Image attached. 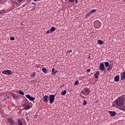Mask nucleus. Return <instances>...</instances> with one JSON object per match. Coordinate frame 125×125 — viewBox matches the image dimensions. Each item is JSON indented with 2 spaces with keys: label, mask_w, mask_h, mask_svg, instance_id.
I'll use <instances>...</instances> for the list:
<instances>
[{
  "label": "nucleus",
  "mask_w": 125,
  "mask_h": 125,
  "mask_svg": "<svg viewBox=\"0 0 125 125\" xmlns=\"http://www.w3.org/2000/svg\"><path fill=\"white\" fill-rule=\"evenodd\" d=\"M125 101V96H122L118 98L116 100H115L112 103V106L113 107H122L124 105V103Z\"/></svg>",
  "instance_id": "f257e3e1"
},
{
  "label": "nucleus",
  "mask_w": 125,
  "mask_h": 125,
  "mask_svg": "<svg viewBox=\"0 0 125 125\" xmlns=\"http://www.w3.org/2000/svg\"><path fill=\"white\" fill-rule=\"evenodd\" d=\"M2 73L7 75L8 76H11L12 75L13 72L12 71H11V70H4V71H2Z\"/></svg>",
  "instance_id": "f03ea898"
},
{
  "label": "nucleus",
  "mask_w": 125,
  "mask_h": 125,
  "mask_svg": "<svg viewBox=\"0 0 125 125\" xmlns=\"http://www.w3.org/2000/svg\"><path fill=\"white\" fill-rule=\"evenodd\" d=\"M55 95H49V103L52 104L53 103V102H54V100H55Z\"/></svg>",
  "instance_id": "7ed1b4c3"
},
{
  "label": "nucleus",
  "mask_w": 125,
  "mask_h": 125,
  "mask_svg": "<svg viewBox=\"0 0 125 125\" xmlns=\"http://www.w3.org/2000/svg\"><path fill=\"white\" fill-rule=\"evenodd\" d=\"M22 106L25 110H28L30 108V105H29L28 103L27 102H24Z\"/></svg>",
  "instance_id": "20e7f679"
},
{
  "label": "nucleus",
  "mask_w": 125,
  "mask_h": 125,
  "mask_svg": "<svg viewBox=\"0 0 125 125\" xmlns=\"http://www.w3.org/2000/svg\"><path fill=\"white\" fill-rule=\"evenodd\" d=\"M94 25L96 28H99L101 26V22L99 21H94Z\"/></svg>",
  "instance_id": "39448f33"
},
{
  "label": "nucleus",
  "mask_w": 125,
  "mask_h": 125,
  "mask_svg": "<svg viewBox=\"0 0 125 125\" xmlns=\"http://www.w3.org/2000/svg\"><path fill=\"white\" fill-rule=\"evenodd\" d=\"M99 70L101 71H104L106 70V68L103 63H100L99 67Z\"/></svg>",
  "instance_id": "423d86ee"
},
{
  "label": "nucleus",
  "mask_w": 125,
  "mask_h": 125,
  "mask_svg": "<svg viewBox=\"0 0 125 125\" xmlns=\"http://www.w3.org/2000/svg\"><path fill=\"white\" fill-rule=\"evenodd\" d=\"M26 98H27L30 101H33L36 100L35 98L31 97L30 95L27 94L25 96Z\"/></svg>",
  "instance_id": "0eeeda50"
},
{
  "label": "nucleus",
  "mask_w": 125,
  "mask_h": 125,
  "mask_svg": "<svg viewBox=\"0 0 125 125\" xmlns=\"http://www.w3.org/2000/svg\"><path fill=\"white\" fill-rule=\"evenodd\" d=\"M49 97L48 96H44L43 97V101H44V103H47L49 101Z\"/></svg>",
  "instance_id": "6e6552de"
},
{
  "label": "nucleus",
  "mask_w": 125,
  "mask_h": 125,
  "mask_svg": "<svg viewBox=\"0 0 125 125\" xmlns=\"http://www.w3.org/2000/svg\"><path fill=\"white\" fill-rule=\"evenodd\" d=\"M7 121H8V123L10 125H13L14 122L12 118H8Z\"/></svg>",
  "instance_id": "1a4fd4ad"
},
{
  "label": "nucleus",
  "mask_w": 125,
  "mask_h": 125,
  "mask_svg": "<svg viewBox=\"0 0 125 125\" xmlns=\"http://www.w3.org/2000/svg\"><path fill=\"white\" fill-rule=\"evenodd\" d=\"M121 80L124 81L125 80V71L121 74Z\"/></svg>",
  "instance_id": "9d476101"
},
{
  "label": "nucleus",
  "mask_w": 125,
  "mask_h": 125,
  "mask_svg": "<svg viewBox=\"0 0 125 125\" xmlns=\"http://www.w3.org/2000/svg\"><path fill=\"white\" fill-rule=\"evenodd\" d=\"M108 113L111 115L112 117H114L116 115V113L115 111H108Z\"/></svg>",
  "instance_id": "9b49d317"
},
{
  "label": "nucleus",
  "mask_w": 125,
  "mask_h": 125,
  "mask_svg": "<svg viewBox=\"0 0 125 125\" xmlns=\"http://www.w3.org/2000/svg\"><path fill=\"white\" fill-rule=\"evenodd\" d=\"M120 79V76H115V77H114V82H119Z\"/></svg>",
  "instance_id": "f8f14e48"
},
{
  "label": "nucleus",
  "mask_w": 125,
  "mask_h": 125,
  "mask_svg": "<svg viewBox=\"0 0 125 125\" xmlns=\"http://www.w3.org/2000/svg\"><path fill=\"white\" fill-rule=\"evenodd\" d=\"M58 70L55 71V68H53L52 69V75H54L58 73Z\"/></svg>",
  "instance_id": "ddd939ff"
},
{
  "label": "nucleus",
  "mask_w": 125,
  "mask_h": 125,
  "mask_svg": "<svg viewBox=\"0 0 125 125\" xmlns=\"http://www.w3.org/2000/svg\"><path fill=\"white\" fill-rule=\"evenodd\" d=\"M42 71L45 74H47L48 73L47 69L46 68H44V67L42 68Z\"/></svg>",
  "instance_id": "4468645a"
},
{
  "label": "nucleus",
  "mask_w": 125,
  "mask_h": 125,
  "mask_svg": "<svg viewBox=\"0 0 125 125\" xmlns=\"http://www.w3.org/2000/svg\"><path fill=\"white\" fill-rule=\"evenodd\" d=\"M17 125H23L21 119L17 120Z\"/></svg>",
  "instance_id": "2eb2a0df"
},
{
  "label": "nucleus",
  "mask_w": 125,
  "mask_h": 125,
  "mask_svg": "<svg viewBox=\"0 0 125 125\" xmlns=\"http://www.w3.org/2000/svg\"><path fill=\"white\" fill-rule=\"evenodd\" d=\"M86 93V94H89L90 93V91H89V89L86 87L84 88V90H83Z\"/></svg>",
  "instance_id": "dca6fc26"
},
{
  "label": "nucleus",
  "mask_w": 125,
  "mask_h": 125,
  "mask_svg": "<svg viewBox=\"0 0 125 125\" xmlns=\"http://www.w3.org/2000/svg\"><path fill=\"white\" fill-rule=\"evenodd\" d=\"M97 43H98V44H99L100 45H102L103 44V41H102L101 40H98Z\"/></svg>",
  "instance_id": "f3484780"
},
{
  "label": "nucleus",
  "mask_w": 125,
  "mask_h": 125,
  "mask_svg": "<svg viewBox=\"0 0 125 125\" xmlns=\"http://www.w3.org/2000/svg\"><path fill=\"white\" fill-rule=\"evenodd\" d=\"M104 65H105V67H108L109 66L110 63H109V62H104Z\"/></svg>",
  "instance_id": "a211bd4d"
},
{
  "label": "nucleus",
  "mask_w": 125,
  "mask_h": 125,
  "mask_svg": "<svg viewBox=\"0 0 125 125\" xmlns=\"http://www.w3.org/2000/svg\"><path fill=\"white\" fill-rule=\"evenodd\" d=\"M99 72H96V73H95L94 77L95 79H98L99 78Z\"/></svg>",
  "instance_id": "6ab92c4d"
},
{
  "label": "nucleus",
  "mask_w": 125,
  "mask_h": 125,
  "mask_svg": "<svg viewBox=\"0 0 125 125\" xmlns=\"http://www.w3.org/2000/svg\"><path fill=\"white\" fill-rule=\"evenodd\" d=\"M50 31L53 33L54 31L56 30V28L54 26H52L50 29Z\"/></svg>",
  "instance_id": "aec40b11"
},
{
  "label": "nucleus",
  "mask_w": 125,
  "mask_h": 125,
  "mask_svg": "<svg viewBox=\"0 0 125 125\" xmlns=\"http://www.w3.org/2000/svg\"><path fill=\"white\" fill-rule=\"evenodd\" d=\"M97 11V9H92L91 10H90L89 11L90 13H91V14H92L93 13H95Z\"/></svg>",
  "instance_id": "412c9836"
},
{
  "label": "nucleus",
  "mask_w": 125,
  "mask_h": 125,
  "mask_svg": "<svg viewBox=\"0 0 125 125\" xmlns=\"http://www.w3.org/2000/svg\"><path fill=\"white\" fill-rule=\"evenodd\" d=\"M16 4H17V2L16 1H14V2H12V7H15Z\"/></svg>",
  "instance_id": "4be33fe9"
},
{
  "label": "nucleus",
  "mask_w": 125,
  "mask_h": 125,
  "mask_svg": "<svg viewBox=\"0 0 125 125\" xmlns=\"http://www.w3.org/2000/svg\"><path fill=\"white\" fill-rule=\"evenodd\" d=\"M67 93L66 90H64L63 92L61 93V95L64 96Z\"/></svg>",
  "instance_id": "5701e85b"
},
{
  "label": "nucleus",
  "mask_w": 125,
  "mask_h": 125,
  "mask_svg": "<svg viewBox=\"0 0 125 125\" xmlns=\"http://www.w3.org/2000/svg\"><path fill=\"white\" fill-rule=\"evenodd\" d=\"M31 77H36V72H33V73L31 74Z\"/></svg>",
  "instance_id": "b1692460"
},
{
  "label": "nucleus",
  "mask_w": 125,
  "mask_h": 125,
  "mask_svg": "<svg viewBox=\"0 0 125 125\" xmlns=\"http://www.w3.org/2000/svg\"><path fill=\"white\" fill-rule=\"evenodd\" d=\"M19 94L21 95H24V93L23 91H22L21 90H20L19 91Z\"/></svg>",
  "instance_id": "393cba45"
},
{
  "label": "nucleus",
  "mask_w": 125,
  "mask_h": 125,
  "mask_svg": "<svg viewBox=\"0 0 125 125\" xmlns=\"http://www.w3.org/2000/svg\"><path fill=\"white\" fill-rule=\"evenodd\" d=\"M12 96L13 98L14 99H16L18 98V97L17 96H16V95L13 94V95H12Z\"/></svg>",
  "instance_id": "a878e982"
},
{
  "label": "nucleus",
  "mask_w": 125,
  "mask_h": 125,
  "mask_svg": "<svg viewBox=\"0 0 125 125\" xmlns=\"http://www.w3.org/2000/svg\"><path fill=\"white\" fill-rule=\"evenodd\" d=\"M52 32L51 31L50 29L47 30L46 32V34H49L50 33H52Z\"/></svg>",
  "instance_id": "bb28decb"
},
{
  "label": "nucleus",
  "mask_w": 125,
  "mask_h": 125,
  "mask_svg": "<svg viewBox=\"0 0 125 125\" xmlns=\"http://www.w3.org/2000/svg\"><path fill=\"white\" fill-rule=\"evenodd\" d=\"M87 104V103L86 101L85 100H84L83 101V104L84 105H85Z\"/></svg>",
  "instance_id": "cd10ccee"
},
{
  "label": "nucleus",
  "mask_w": 125,
  "mask_h": 125,
  "mask_svg": "<svg viewBox=\"0 0 125 125\" xmlns=\"http://www.w3.org/2000/svg\"><path fill=\"white\" fill-rule=\"evenodd\" d=\"M121 109L125 111V105H123V106L121 107Z\"/></svg>",
  "instance_id": "c85d7f7f"
},
{
  "label": "nucleus",
  "mask_w": 125,
  "mask_h": 125,
  "mask_svg": "<svg viewBox=\"0 0 125 125\" xmlns=\"http://www.w3.org/2000/svg\"><path fill=\"white\" fill-rule=\"evenodd\" d=\"M91 15V13L90 12H89L88 13H87L86 15V17L88 18V17H89Z\"/></svg>",
  "instance_id": "c756f323"
},
{
  "label": "nucleus",
  "mask_w": 125,
  "mask_h": 125,
  "mask_svg": "<svg viewBox=\"0 0 125 125\" xmlns=\"http://www.w3.org/2000/svg\"><path fill=\"white\" fill-rule=\"evenodd\" d=\"M112 69V66H109V67H108L107 68V70L109 71V70H111Z\"/></svg>",
  "instance_id": "7c9ffc66"
},
{
  "label": "nucleus",
  "mask_w": 125,
  "mask_h": 125,
  "mask_svg": "<svg viewBox=\"0 0 125 125\" xmlns=\"http://www.w3.org/2000/svg\"><path fill=\"white\" fill-rule=\"evenodd\" d=\"M79 83V81H75V82L74 83V85H77Z\"/></svg>",
  "instance_id": "2f4dec72"
},
{
  "label": "nucleus",
  "mask_w": 125,
  "mask_h": 125,
  "mask_svg": "<svg viewBox=\"0 0 125 125\" xmlns=\"http://www.w3.org/2000/svg\"><path fill=\"white\" fill-rule=\"evenodd\" d=\"M10 40H11V41H14V40H15V38H14V37H10Z\"/></svg>",
  "instance_id": "473e14b6"
},
{
  "label": "nucleus",
  "mask_w": 125,
  "mask_h": 125,
  "mask_svg": "<svg viewBox=\"0 0 125 125\" xmlns=\"http://www.w3.org/2000/svg\"><path fill=\"white\" fill-rule=\"evenodd\" d=\"M74 1H75V0H68V1L70 3H73V2H74Z\"/></svg>",
  "instance_id": "72a5a7b5"
},
{
  "label": "nucleus",
  "mask_w": 125,
  "mask_h": 125,
  "mask_svg": "<svg viewBox=\"0 0 125 125\" xmlns=\"http://www.w3.org/2000/svg\"><path fill=\"white\" fill-rule=\"evenodd\" d=\"M82 94L84 95L87 94L84 91H82Z\"/></svg>",
  "instance_id": "f704fd0d"
},
{
  "label": "nucleus",
  "mask_w": 125,
  "mask_h": 125,
  "mask_svg": "<svg viewBox=\"0 0 125 125\" xmlns=\"http://www.w3.org/2000/svg\"><path fill=\"white\" fill-rule=\"evenodd\" d=\"M72 52V50H70L67 51V53H71V52Z\"/></svg>",
  "instance_id": "c9c22d12"
},
{
  "label": "nucleus",
  "mask_w": 125,
  "mask_h": 125,
  "mask_svg": "<svg viewBox=\"0 0 125 125\" xmlns=\"http://www.w3.org/2000/svg\"><path fill=\"white\" fill-rule=\"evenodd\" d=\"M91 71V70L90 69H87V70H86V72L87 73H89V72H90Z\"/></svg>",
  "instance_id": "e433bc0d"
},
{
  "label": "nucleus",
  "mask_w": 125,
  "mask_h": 125,
  "mask_svg": "<svg viewBox=\"0 0 125 125\" xmlns=\"http://www.w3.org/2000/svg\"><path fill=\"white\" fill-rule=\"evenodd\" d=\"M75 2L76 4H78V0H75Z\"/></svg>",
  "instance_id": "4c0bfd02"
},
{
  "label": "nucleus",
  "mask_w": 125,
  "mask_h": 125,
  "mask_svg": "<svg viewBox=\"0 0 125 125\" xmlns=\"http://www.w3.org/2000/svg\"><path fill=\"white\" fill-rule=\"evenodd\" d=\"M3 12H4V10H0V13H2Z\"/></svg>",
  "instance_id": "58836bf2"
},
{
  "label": "nucleus",
  "mask_w": 125,
  "mask_h": 125,
  "mask_svg": "<svg viewBox=\"0 0 125 125\" xmlns=\"http://www.w3.org/2000/svg\"><path fill=\"white\" fill-rule=\"evenodd\" d=\"M17 1H18L19 2H21L23 1V0H17Z\"/></svg>",
  "instance_id": "ea45409f"
},
{
  "label": "nucleus",
  "mask_w": 125,
  "mask_h": 125,
  "mask_svg": "<svg viewBox=\"0 0 125 125\" xmlns=\"http://www.w3.org/2000/svg\"><path fill=\"white\" fill-rule=\"evenodd\" d=\"M34 1H41V0H34Z\"/></svg>",
  "instance_id": "a19ab883"
},
{
  "label": "nucleus",
  "mask_w": 125,
  "mask_h": 125,
  "mask_svg": "<svg viewBox=\"0 0 125 125\" xmlns=\"http://www.w3.org/2000/svg\"><path fill=\"white\" fill-rule=\"evenodd\" d=\"M81 97H82V98H83V99H85V97H84V96H82Z\"/></svg>",
  "instance_id": "79ce46f5"
},
{
  "label": "nucleus",
  "mask_w": 125,
  "mask_h": 125,
  "mask_svg": "<svg viewBox=\"0 0 125 125\" xmlns=\"http://www.w3.org/2000/svg\"><path fill=\"white\" fill-rule=\"evenodd\" d=\"M123 1L125 2V0H123Z\"/></svg>",
  "instance_id": "37998d69"
}]
</instances>
